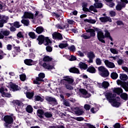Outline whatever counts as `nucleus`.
I'll use <instances>...</instances> for the list:
<instances>
[{
  "instance_id": "nucleus-45",
  "label": "nucleus",
  "mask_w": 128,
  "mask_h": 128,
  "mask_svg": "<svg viewBox=\"0 0 128 128\" xmlns=\"http://www.w3.org/2000/svg\"><path fill=\"white\" fill-rule=\"evenodd\" d=\"M44 116L47 118H50L52 116V112H45L44 114Z\"/></svg>"
},
{
  "instance_id": "nucleus-19",
  "label": "nucleus",
  "mask_w": 128,
  "mask_h": 128,
  "mask_svg": "<svg viewBox=\"0 0 128 128\" xmlns=\"http://www.w3.org/2000/svg\"><path fill=\"white\" fill-rule=\"evenodd\" d=\"M26 97L28 100H32L34 98V91L30 92H26Z\"/></svg>"
},
{
  "instance_id": "nucleus-9",
  "label": "nucleus",
  "mask_w": 128,
  "mask_h": 128,
  "mask_svg": "<svg viewBox=\"0 0 128 128\" xmlns=\"http://www.w3.org/2000/svg\"><path fill=\"white\" fill-rule=\"evenodd\" d=\"M6 124H14V118L10 115H6L3 118Z\"/></svg>"
},
{
  "instance_id": "nucleus-37",
  "label": "nucleus",
  "mask_w": 128,
  "mask_h": 128,
  "mask_svg": "<svg viewBox=\"0 0 128 128\" xmlns=\"http://www.w3.org/2000/svg\"><path fill=\"white\" fill-rule=\"evenodd\" d=\"M110 86V83L106 81H104L102 83V88H108Z\"/></svg>"
},
{
  "instance_id": "nucleus-23",
  "label": "nucleus",
  "mask_w": 128,
  "mask_h": 128,
  "mask_svg": "<svg viewBox=\"0 0 128 128\" xmlns=\"http://www.w3.org/2000/svg\"><path fill=\"white\" fill-rule=\"evenodd\" d=\"M113 92L120 95V94H122V89L120 88H114L113 90Z\"/></svg>"
},
{
  "instance_id": "nucleus-54",
  "label": "nucleus",
  "mask_w": 128,
  "mask_h": 128,
  "mask_svg": "<svg viewBox=\"0 0 128 128\" xmlns=\"http://www.w3.org/2000/svg\"><path fill=\"white\" fill-rule=\"evenodd\" d=\"M109 14H110V16H111V18H114V16H116V12H114V10L110 11Z\"/></svg>"
},
{
  "instance_id": "nucleus-57",
  "label": "nucleus",
  "mask_w": 128,
  "mask_h": 128,
  "mask_svg": "<svg viewBox=\"0 0 128 128\" xmlns=\"http://www.w3.org/2000/svg\"><path fill=\"white\" fill-rule=\"evenodd\" d=\"M17 38H24V36L22 35V33L21 32H18L17 34Z\"/></svg>"
},
{
  "instance_id": "nucleus-60",
  "label": "nucleus",
  "mask_w": 128,
  "mask_h": 128,
  "mask_svg": "<svg viewBox=\"0 0 128 128\" xmlns=\"http://www.w3.org/2000/svg\"><path fill=\"white\" fill-rule=\"evenodd\" d=\"M84 108L86 110H90V105L88 104H86L84 106Z\"/></svg>"
},
{
  "instance_id": "nucleus-22",
  "label": "nucleus",
  "mask_w": 128,
  "mask_h": 128,
  "mask_svg": "<svg viewBox=\"0 0 128 128\" xmlns=\"http://www.w3.org/2000/svg\"><path fill=\"white\" fill-rule=\"evenodd\" d=\"M79 66L81 70H88V64L86 62H80L79 63Z\"/></svg>"
},
{
  "instance_id": "nucleus-32",
  "label": "nucleus",
  "mask_w": 128,
  "mask_h": 128,
  "mask_svg": "<svg viewBox=\"0 0 128 128\" xmlns=\"http://www.w3.org/2000/svg\"><path fill=\"white\" fill-rule=\"evenodd\" d=\"M120 98L124 100H128V95L126 93H121L120 95Z\"/></svg>"
},
{
  "instance_id": "nucleus-34",
  "label": "nucleus",
  "mask_w": 128,
  "mask_h": 128,
  "mask_svg": "<svg viewBox=\"0 0 128 128\" xmlns=\"http://www.w3.org/2000/svg\"><path fill=\"white\" fill-rule=\"evenodd\" d=\"M110 78L112 80H116L118 78V74L116 72H112L110 74Z\"/></svg>"
},
{
  "instance_id": "nucleus-25",
  "label": "nucleus",
  "mask_w": 128,
  "mask_h": 128,
  "mask_svg": "<svg viewBox=\"0 0 128 128\" xmlns=\"http://www.w3.org/2000/svg\"><path fill=\"white\" fill-rule=\"evenodd\" d=\"M10 88L13 90V92H16L18 90H20V88H18V86L14 83H12L10 84Z\"/></svg>"
},
{
  "instance_id": "nucleus-63",
  "label": "nucleus",
  "mask_w": 128,
  "mask_h": 128,
  "mask_svg": "<svg viewBox=\"0 0 128 128\" xmlns=\"http://www.w3.org/2000/svg\"><path fill=\"white\" fill-rule=\"evenodd\" d=\"M50 4H56V0H48Z\"/></svg>"
},
{
  "instance_id": "nucleus-51",
  "label": "nucleus",
  "mask_w": 128,
  "mask_h": 128,
  "mask_svg": "<svg viewBox=\"0 0 128 128\" xmlns=\"http://www.w3.org/2000/svg\"><path fill=\"white\" fill-rule=\"evenodd\" d=\"M8 17L4 16L3 18L0 20V22L2 23L3 24H6V22H8Z\"/></svg>"
},
{
  "instance_id": "nucleus-1",
  "label": "nucleus",
  "mask_w": 128,
  "mask_h": 128,
  "mask_svg": "<svg viewBox=\"0 0 128 128\" xmlns=\"http://www.w3.org/2000/svg\"><path fill=\"white\" fill-rule=\"evenodd\" d=\"M98 70L100 72V76L102 78H108L110 76V72L106 68L103 66H100L98 68Z\"/></svg>"
},
{
  "instance_id": "nucleus-29",
  "label": "nucleus",
  "mask_w": 128,
  "mask_h": 128,
  "mask_svg": "<svg viewBox=\"0 0 128 128\" xmlns=\"http://www.w3.org/2000/svg\"><path fill=\"white\" fill-rule=\"evenodd\" d=\"M26 110L28 114H32V112H34V108L30 105H28L26 108Z\"/></svg>"
},
{
  "instance_id": "nucleus-4",
  "label": "nucleus",
  "mask_w": 128,
  "mask_h": 128,
  "mask_svg": "<svg viewBox=\"0 0 128 128\" xmlns=\"http://www.w3.org/2000/svg\"><path fill=\"white\" fill-rule=\"evenodd\" d=\"M105 96L107 100H108L109 102H112V104L114 102V98H116V94H112V92H107L105 94Z\"/></svg>"
},
{
  "instance_id": "nucleus-47",
  "label": "nucleus",
  "mask_w": 128,
  "mask_h": 128,
  "mask_svg": "<svg viewBox=\"0 0 128 128\" xmlns=\"http://www.w3.org/2000/svg\"><path fill=\"white\" fill-rule=\"evenodd\" d=\"M94 6H95L96 8H102V3L99 2L98 3L94 4Z\"/></svg>"
},
{
  "instance_id": "nucleus-18",
  "label": "nucleus",
  "mask_w": 128,
  "mask_h": 128,
  "mask_svg": "<svg viewBox=\"0 0 128 128\" xmlns=\"http://www.w3.org/2000/svg\"><path fill=\"white\" fill-rule=\"evenodd\" d=\"M70 72H71L72 74H80V70L78 68H76V67H72L69 69Z\"/></svg>"
},
{
  "instance_id": "nucleus-36",
  "label": "nucleus",
  "mask_w": 128,
  "mask_h": 128,
  "mask_svg": "<svg viewBox=\"0 0 128 128\" xmlns=\"http://www.w3.org/2000/svg\"><path fill=\"white\" fill-rule=\"evenodd\" d=\"M44 40H45V42L44 41V46H48L50 44H52V40H50V38H48V37H46Z\"/></svg>"
},
{
  "instance_id": "nucleus-17",
  "label": "nucleus",
  "mask_w": 128,
  "mask_h": 128,
  "mask_svg": "<svg viewBox=\"0 0 128 128\" xmlns=\"http://www.w3.org/2000/svg\"><path fill=\"white\" fill-rule=\"evenodd\" d=\"M44 40L45 37L44 35H40L37 38V40L38 42V44H40V46H42V44H44Z\"/></svg>"
},
{
  "instance_id": "nucleus-30",
  "label": "nucleus",
  "mask_w": 128,
  "mask_h": 128,
  "mask_svg": "<svg viewBox=\"0 0 128 128\" xmlns=\"http://www.w3.org/2000/svg\"><path fill=\"white\" fill-rule=\"evenodd\" d=\"M10 26H13L16 28H20V26H22V25H20V22H18V21L14 22L12 24H10Z\"/></svg>"
},
{
  "instance_id": "nucleus-44",
  "label": "nucleus",
  "mask_w": 128,
  "mask_h": 128,
  "mask_svg": "<svg viewBox=\"0 0 128 128\" xmlns=\"http://www.w3.org/2000/svg\"><path fill=\"white\" fill-rule=\"evenodd\" d=\"M122 2V3H120V5L122 8H126V4H128V0H120ZM124 2H125L124 3Z\"/></svg>"
},
{
  "instance_id": "nucleus-2",
  "label": "nucleus",
  "mask_w": 128,
  "mask_h": 128,
  "mask_svg": "<svg viewBox=\"0 0 128 128\" xmlns=\"http://www.w3.org/2000/svg\"><path fill=\"white\" fill-rule=\"evenodd\" d=\"M44 78H46V74L44 72H40L38 74V77H36L35 80L33 81V84H40V82H44Z\"/></svg>"
},
{
  "instance_id": "nucleus-40",
  "label": "nucleus",
  "mask_w": 128,
  "mask_h": 128,
  "mask_svg": "<svg viewBox=\"0 0 128 128\" xmlns=\"http://www.w3.org/2000/svg\"><path fill=\"white\" fill-rule=\"evenodd\" d=\"M43 62H52V58L50 57V56H44L42 60Z\"/></svg>"
},
{
  "instance_id": "nucleus-55",
  "label": "nucleus",
  "mask_w": 128,
  "mask_h": 128,
  "mask_svg": "<svg viewBox=\"0 0 128 128\" xmlns=\"http://www.w3.org/2000/svg\"><path fill=\"white\" fill-rule=\"evenodd\" d=\"M68 49L70 50V52H74L76 50V46L74 45L71 46L70 47L68 48Z\"/></svg>"
},
{
  "instance_id": "nucleus-62",
  "label": "nucleus",
  "mask_w": 128,
  "mask_h": 128,
  "mask_svg": "<svg viewBox=\"0 0 128 128\" xmlns=\"http://www.w3.org/2000/svg\"><path fill=\"white\" fill-rule=\"evenodd\" d=\"M82 38H84V40H90V36H88L86 35V34H82L81 36Z\"/></svg>"
},
{
  "instance_id": "nucleus-27",
  "label": "nucleus",
  "mask_w": 128,
  "mask_h": 128,
  "mask_svg": "<svg viewBox=\"0 0 128 128\" xmlns=\"http://www.w3.org/2000/svg\"><path fill=\"white\" fill-rule=\"evenodd\" d=\"M62 84H64V87L66 88V90H74V87L72 86V84L64 83Z\"/></svg>"
},
{
  "instance_id": "nucleus-20",
  "label": "nucleus",
  "mask_w": 128,
  "mask_h": 128,
  "mask_svg": "<svg viewBox=\"0 0 128 128\" xmlns=\"http://www.w3.org/2000/svg\"><path fill=\"white\" fill-rule=\"evenodd\" d=\"M36 114L40 118H44L43 116H44V111L42 109H38L37 110Z\"/></svg>"
},
{
  "instance_id": "nucleus-35",
  "label": "nucleus",
  "mask_w": 128,
  "mask_h": 128,
  "mask_svg": "<svg viewBox=\"0 0 128 128\" xmlns=\"http://www.w3.org/2000/svg\"><path fill=\"white\" fill-rule=\"evenodd\" d=\"M67 46H68V43H60L58 44V48L62 50L66 48Z\"/></svg>"
},
{
  "instance_id": "nucleus-59",
  "label": "nucleus",
  "mask_w": 128,
  "mask_h": 128,
  "mask_svg": "<svg viewBox=\"0 0 128 128\" xmlns=\"http://www.w3.org/2000/svg\"><path fill=\"white\" fill-rule=\"evenodd\" d=\"M90 38H92V36H96V31L92 29V30H91V32H90Z\"/></svg>"
},
{
  "instance_id": "nucleus-3",
  "label": "nucleus",
  "mask_w": 128,
  "mask_h": 128,
  "mask_svg": "<svg viewBox=\"0 0 128 128\" xmlns=\"http://www.w3.org/2000/svg\"><path fill=\"white\" fill-rule=\"evenodd\" d=\"M94 30L97 32V38H98V40L102 44H106L104 40H102L104 36V32L102 31V30L96 28H94Z\"/></svg>"
},
{
  "instance_id": "nucleus-33",
  "label": "nucleus",
  "mask_w": 128,
  "mask_h": 128,
  "mask_svg": "<svg viewBox=\"0 0 128 128\" xmlns=\"http://www.w3.org/2000/svg\"><path fill=\"white\" fill-rule=\"evenodd\" d=\"M120 78L121 80L126 81L128 79V76L126 74H120Z\"/></svg>"
},
{
  "instance_id": "nucleus-42",
  "label": "nucleus",
  "mask_w": 128,
  "mask_h": 128,
  "mask_svg": "<svg viewBox=\"0 0 128 128\" xmlns=\"http://www.w3.org/2000/svg\"><path fill=\"white\" fill-rule=\"evenodd\" d=\"M84 22H89V24H94L96 22V20L92 19H85Z\"/></svg>"
},
{
  "instance_id": "nucleus-21",
  "label": "nucleus",
  "mask_w": 128,
  "mask_h": 128,
  "mask_svg": "<svg viewBox=\"0 0 128 128\" xmlns=\"http://www.w3.org/2000/svg\"><path fill=\"white\" fill-rule=\"evenodd\" d=\"M86 72H90V74H96V69L94 67V66H90L86 70Z\"/></svg>"
},
{
  "instance_id": "nucleus-41",
  "label": "nucleus",
  "mask_w": 128,
  "mask_h": 128,
  "mask_svg": "<svg viewBox=\"0 0 128 128\" xmlns=\"http://www.w3.org/2000/svg\"><path fill=\"white\" fill-rule=\"evenodd\" d=\"M12 102L16 104V106H22V102L18 100H13Z\"/></svg>"
},
{
  "instance_id": "nucleus-8",
  "label": "nucleus",
  "mask_w": 128,
  "mask_h": 128,
  "mask_svg": "<svg viewBox=\"0 0 128 128\" xmlns=\"http://www.w3.org/2000/svg\"><path fill=\"white\" fill-rule=\"evenodd\" d=\"M64 78L61 80V84H74V80L70 78V76L64 77Z\"/></svg>"
},
{
  "instance_id": "nucleus-39",
  "label": "nucleus",
  "mask_w": 128,
  "mask_h": 128,
  "mask_svg": "<svg viewBox=\"0 0 128 128\" xmlns=\"http://www.w3.org/2000/svg\"><path fill=\"white\" fill-rule=\"evenodd\" d=\"M87 56L88 58H96V56L94 55V52H88Z\"/></svg>"
},
{
  "instance_id": "nucleus-53",
  "label": "nucleus",
  "mask_w": 128,
  "mask_h": 128,
  "mask_svg": "<svg viewBox=\"0 0 128 128\" xmlns=\"http://www.w3.org/2000/svg\"><path fill=\"white\" fill-rule=\"evenodd\" d=\"M110 51L112 54H118V52L114 48H110Z\"/></svg>"
},
{
  "instance_id": "nucleus-64",
  "label": "nucleus",
  "mask_w": 128,
  "mask_h": 128,
  "mask_svg": "<svg viewBox=\"0 0 128 128\" xmlns=\"http://www.w3.org/2000/svg\"><path fill=\"white\" fill-rule=\"evenodd\" d=\"M113 128H120V124L116 123L113 126Z\"/></svg>"
},
{
  "instance_id": "nucleus-13",
  "label": "nucleus",
  "mask_w": 128,
  "mask_h": 128,
  "mask_svg": "<svg viewBox=\"0 0 128 128\" xmlns=\"http://www.w3.org/2000/svg\"><path fill=\"white\" fill-rule=\"evenodd\" d=\"M0 92L2 96H4L5 98H12V94H10L6 93V92H4V86L0 88Z\"/></svg>"
},
{
  "instance_id": "nucleus-12",
  "label": "nucleus",
  "mask_w": 128,
  "mask_h": 128,
  "mask_svg": "<svg viewBox=\"0 0 128 128\" xmlns=\"http://www.w3.org/2000/svg\"><path fill=\"white\" fill-rule=\"evenodd\" d=\"M23 16L24 18H29L30 20L34 18V15L32 12H25Z\"/></svg>"
},
{
  "instance_id": "nucleus-14",
  "label": "nucleus",
  "mask_w": 128,
  "mask_h": 128,
  "mask_svg": "<svg viewBox=\"0 0 128 128\" xmlns=\"http://www.w3.org/2000/svg\"><path fill=\"white\" fill-rule=\"evenodd\" d=\"M99 20L101 22H112V18L108 16H106L105 17H100V18Z\"/></svg>"
},
{
  "instance_id": "nucleus-56",
  "label": "nucleus",
  "mask_w": 128,
  "mask_h": 128,
  "mask_svg": "<svg viewBox=\"0 0 128 128\" xmlns=\"http://www.w3.org/2000/svg\"><path fill=\"white\" fill-rule=\"evenodd\" d=\"M46 52H52V46H46Z\"/></svg>"
},
{
  "instance_id": "nucleus-49",
  "label": "nucleus",
  "mask_w": 128,
  "mask_h": 128,
  "mask_svg": "<svg viewBox=\"0 0 128 128\" xmlns=\"http://www.w3.org/2000/svg\"><path fill=\"white\" fill-rule=\"evenodd\" d=\"M28 36H30L31 38L34 39L36 38V34L34 32H30L28 33Z\"/></svg>"
},
{
  "instance_id": "nucleus-16",
  "label": "nucleus",
  "mask_w": 128,
  "mask_h": 128,
  "mask_svg": "<svg viewBox=\"0 0 128 128\" xmlns=\"http://www.w3.org/2000/svg\"><path fill=\"white\" fill-rule=\"evenodd\" d=\"M104 62L106 66H108V68H115L116 66L114 62H110L108 61V60H105Z\"/></svg>"
},
{
  "instance_id": "nucleus-15",
  "label": "nucleus",
  "mask_w": 128,
  "mask_h": 128,
  "mask_svg": "<svg viewBox=\"0 0 128 128\" xmlns=\"http://www.w3.org/2000/svg\"><path fill=\"white\" fill-rule=\"evenodd\" d=\"M45 100L48 102H53L54 104H58V101L54 98L48 96L46 97Z\"/></svg>"
},
{
  "instance_id": "nucleus-38",
  "label": "nucleus",
  "mask_w": 128,
  "mask_h": 128,
  "mask_svg": "<svg viewBox=\"0 0 128 128\" xmlns=\"http://www.w3.org/2000/svg\"><path fill=\"white\" fill-rule=\"evenodd\" d=\"M21 22L22 24H23L24 26H28L30 24V20L23 19L21 20Z\"/></svg>"
},
{
  "instance_id": "nucleus-7",
  "label": "nucleus",
  "mask_w": 128,
  "mask_h": 128,
  "mask_svg": "<svg viewBox=\"0 0 128 128\" xmlns=\"http://www.w3.org/2000/svg\"><path fill=\"white\" fill-rule=\"evenodd\" d=\"M52 36L53 40H64L62 35L58 32H54L52 34Z\"/></svg>"
},
{
  "instance_id": "nucleus-61",
  "label": "nucleus",
  "mask_w": 128,
  "mask_h": 128,
  "mask_svg": "<svg viewBox=\"0 0 128 128\" xmlns=\"http://www.w3.org/2000/svg\"><path fill=\"white\" fill-rule=\"evenodd\" d=\"M116 10H122L120 4H118L116 6Z\"/></svg>"
},
{
  "instance_id": "nucleus-10",
  "label": "nucleus",
  "mask_w": 128,
  "mask_h": 128,
  "mask_svg": "<svg viewBox=\"0 0 128 128\" xmlns=\"http://www.w3.org/2000/svg\"><path fill=\"white\" fill-rule=\"evenodd\" d=\"M76 116H82L84 114V111L78 107H76L72 110Z\"/></svg>"
},
{
  "instance_id": "nucleus-52",
  "label": "nucleus",
  "mask_w": 128,
  "mask_h": 128,
  "mask_svg": "<svg viewBox=\"0 0 128 128\" xmlns=\"http://www.w3.org/2000/svg\"><path fill=\"white\" fill-rule=\"evenodd\" d=\"M1 32H2V35L4 36H9L10 34V30H8Z\"/></svg>"
},
{
  "instance_id": "nucleus-48",
  "label": "nucleus",
  "mask_w": 128,
  "mask_h": 128,
  "mask_svg": "<svg viewBox=\"0 0 128 128\" xmlns=\"http://www.w3.org/2000/svg\"><path fill=\"white\" fill-rule=\"evenodd\" d=\"M20 78L22 82H24L26 78V74H22L20 75Z\"/></svg>"
},
{
  "instance_id": "nucleus-5",
  "label": "nucleus",
  "mask_w": 128,
  "mask_h": 128,
  "mask_svg": "<svg viewBox=\"0 0 128 128\" xmlns=\"http://www.w3.org/2000/svg\"><path fill=\"white\" fill-rule=\"evenodd\" d=\"M117 84L118 86H121L122 88H124L126 92H128V82H122L120 80H116Z\"/></svg>"
},
{
  "instance_id": "nucleus-58",
  "label": "nucleus",
  "mask_w": 128,
  "mask_h": 128,
  "mask_svg": "<svg viewBox=\"0 0 128 128\" xmlns=\"http://www.w3.org/2000/svg\"><path fill=\"white\" fill-rule=\"evenodd\" d=\"M96 62L98 66H100V64H102V60H100V58H96Z\"/></svg>"
},
{
  "instance_id": "nucleus-6",
  "label": "nucleus",
  "mask_w": 128,
  "mask_h": 128,
  "mask_svg": "<svg viewBox=\"0 0 128 128\" xmlns=\"http://www.w3.org/2000/svg\"><path fill=\"white\" fill-rule=\"evenodd\" d=\"M79 92H80L81 94H82V96H84V98H88L92 96V94H90V93H88V90L84 88H80L79 89Z\"/></svg>"
},
{
  "instance_id": "nucleus-24",
  "label": "nucleus",
  "mask_w": 128,
  "mask_h": 128,
  "mask_svg": "<svg viewBox=\"0 0 128 128\" xmlns=\"http://www.w3.org/2000/svg\"><path fill=\"white\" fill-rule=\"evenodd\" d=\"M44 27L42 26H39L37 27L36 29V34H42L44 32Z\"/></svg>"
},
{
  "instance_id": "nucleus-11",
  "label": "nucleus",
  "mask_w": 128,
  "mask_h": 128,
  "mask_svg": "<svg viewBox=\"0 0 128 128\" xmlns=\"http://www.w3.org/2000/svg\"><path fill=\"white\" fill-rule=\"evenodd\" d=\"M120 100V96L116 97L113 99V102L112 103V106H115L116 108H120V102H118Z\"/></svg>"
},
{
  "instance_id": "nucleus-31",
  "label": "nucleus",
  "mask_w": 128,
  "mask_h": 128,
  "mask_svg": "<svg viewBox=\"0 0 128 128\" xmlns=\"http://www.w3.org/2000/svg\"><path fill=\"white\" fill-rule=\"evenodd\" d=\"M34 98V100H35V102H42L44 100V98L38 95L35 96Z\"/></svg>"
},
{
  "instance_id": "nucleus-26",
  "label": "nucleus",
  "mask_w": 128,
  "mask_h": 128,
  "mask_svg": "<svg viewBox=\"0 0 128 128\" xmlns=\"http://www.w3.org/2000/svg\"><path fill=\"white\" fill-rule=\"evenodd\" d=\"M42 66L46 70H53L54 68V66L50 65V64H47L46 62L43 63Z\"/></svg>"
},
{
  "instance_id": "nucleus-46",
  "label": "nucleus",
  "mask_w": 128,
  "mask_h": 128,
  "mask_svg": "<svg viewBox=\"0 0 128 128\" xmlns=\"http://www.w3.org/2000/svg\"><path fill=\"white\" fill-rule=\"evenodd\" d=\"M104 32H105V34H104V38H102V40L106 38H108L109 36H110V32H108V30H105Z\"/></svg>"
},
{
  "instance_id": "nucleus-43",
  "label": "nucleus",
  "mask_w": 128,
  "mask_h": 128,
  "mask_svg": "<svg viewBox=\"0 0 128 128\" xmlns=\"http://www.w3.org/2000/svg\"><path fill=\"white\" fill-rule=\"evenodd\" d=\"M89 10L90 12H98V10H96V6L92 5L89 7Z\"/></svg>"
},
{
  "instance_id": "nucleus-50",
  "label": "nucleus",
  "mask_w": 128,
  "mask_h": 128,
  "mask_svg": "<svg viewBox=\"0 0 128 128\" xmlns=\"http://www.w3.org/2000/svg\"><path fill=\"white\" fill-rule=\"evenodd\" d=\"M72 118H73V120H77L78 122H82V120H84V118L83 117H72Z\"/></svg>"
},
{
  "instance_id": "nucleus-28",
  "label": "nucleus",
  "mask_w": 128,
  "mask_h": 128,
  "mask_svg": "<svg viewBox=\"0 0 128 128\" xmlns=\"http://www.w3.org/2000/svg\"><path fill=\"white\" fill-rule=\"evenodd\" d=\"M24 64L26 66H32L34 64V60L32 59H26L24 60Z\"/></svg>"
}]
</instances>
